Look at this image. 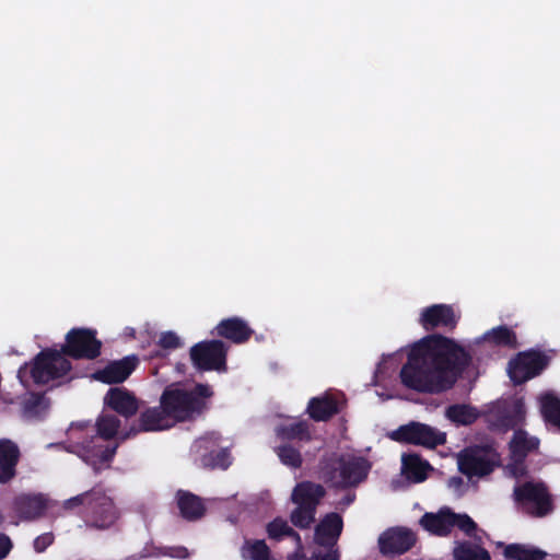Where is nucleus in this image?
<instances>
[{
	"mask_svg": "<svg viewBox=\"0 0 560 560\" xmlns=\"http://www.w3.org/2000/svg\"><path fill=\"white\" fill-rule=\"evenodd\" d=\"M65 358L74 360H95L101 355L102 341L96 338V330L91 328H72L66 335L61 347Z\"/></svg>",
	"mask_w": 560,
	"mask_h": 560,
	"instance_id": "1a4fd4ad",
	"label": "nucleus"
},
{
	"mask_svg": "<svg viewBox=\"0 0 560 560\" xmlns=\"http://www.w3.org/2000/svg\"><path fill=\"white\" fill-rule=\"evenodd\" d=\"M511 417L515 421V428L523 423L525 420V406L524 402L518 399L513 404V407L511 410H509Z\"/></svg>",
	"mask_w": 560,
	"mask_h": 560,
	"instance_id": "de8ad7c7",
	"label": "nucleus"
},
{
	"mask_svg": "<svg viewBox=\"0 0 560 560\" xmlns=\"http://www.w3.org/2000/svg\"><path fill=\"white\" fill-rule=\"evenodd\" d=\"M327 552H313L312 557H293V560H339L340 553L336 547L327 548Z\"/></svg>",
	"mask_w": 560,
	"mask_h": 560,
	"instance_id": "a19ab883",
	"label": "nucleus"
},
{
	"mask_svg": "<svg viewBox=\"0 0 560 560\" xmlns=\"http://www.w3.org/2000/svg\"><path fill=\"white\" fill-rule=\"evenodd\" d=\"M550 362V358L539 350L520 352L509 362V375L514 384H523L538 376Z\"/></svg>",
	"mask_w": 560,
	"mask_h": 560,
	"instance_id": "f8f14e48",
	"label": "nucleus"
},
{
	"mask_svg": "<svg viewBox=\"0 0 560 560\" xmlns=\"http://www.w3.org/2000/svg\"><path fill=\"white\" fill-rule=\"evenodd\" d=\"M48 500L42 493H22L13 501V509L23 521H35L44 516Z\"/></svg>",
	"mask_w": 560,
	"mask_h": 560,
	"instance_id": "412c9836",
	"label": "nucleus"
},
{
	"mask_svg": "<svg viewBox=\"0 0 560 560\" xmlns=\"http://www.w3.org/2000/svg\"><path fill=\"white\" fill-rule=\"evenodd\" d=\"M471 362V353L456 340L431 334L411 347L399 377L417 393L441 394L453 388Z\"/></svg>",
	"mask_w": 560,
	"mask_h": 560,
	"instance_id": "f257e3e1",
	"label": "nucleus"
},
{
	"mask_svg": "<svg viewBox=\"0 0 560 560\" xmlns=\"http://www.w3.org/2000/svg\"><path fill=\"white\" fill-rule=\"evenodd\" d=\"M539 447V440L534 436H528L527 432L518 429L514 431L513 438L510 442L511 456L526 458L530 452Z\"/></svg>",
	"mask_w": 560,
	"mask_h": 560,
	"instance_id": "c85d7f7f",
	"label": "nucleus"
},
{
	"mask_svg": "<svg viewBox=\"0 0 560 560\" xmlns=\"http://www.w3.org/2000/svg\"><path fill=\"white\" fill-rule=\"evenodd\" d=\"M486 535V532L477 525L471 535H466L471 540L456 541L453 548L454 560H491L489 551L482 547V538Z\"/></svg>",
	"mask_w": 560,
	"mask_h": 560,
	"instance_id": "a211bd4d",
	"label": "nucleus"
},
{
	"mask_svg": "<svg viewBox=\"0 0 560 560\" xmlns=\"http://www.w3.org/2000/svg\"><path fill=\"white\" fill-rule=\"evenodd\" d=\"M326 495L325 488L312 481L299 482L291 493V501L304 508L317 511L320 500Z\"/></svg>",
	"mask_w": 560,
	"mask_h": 560,
	"instance_id": "5701e85b",
	"label": "nucleus"
},
{
	"mask_svg": "<svg viewBox=\"0 0 560 560\" xmlns=\"http://www.w3.org/2000/svg\"><path fill=\"white\" fill-rule=\"evenodd\" d=\"M540 404L545 421L560 430V399L553 394H546L541 397Z\"/></svg>",
	"mask_w": 560,
	"mask_h": 560,
	"instance_id": "f704fd0d",
	"label": "nucleus"
},
{
	"mask_svg": "<svg viewBox=\"0 0 560 560\" xmlns=\"http://www.w3.org/2000/svg\"><path fill=\"white\" fill-rule=\"evenodd\" d=\"M211 442V440L207 436L205 438H200L199 440L196 441L195 443V447L198 450V452L200 451H208V444Z\"/></svg>",
	"mask_w": 560,
	"mask_h": 560,
	"instance_id": "3c124183",
	"label": "nucleus"
},
{
	"mask_svg": "<svg viewBox=\"0 0 560 560\" xmlns=\"http://www.w3.org/2000/svg\"><path fill=\"white\" fill-rule=\"evenodd\" d=\"M306 412L316 422H325L339 412L338 401L330 394L312 397L308 400Z\"/></svg>",
	"mask_w": 560,
	"mask_h": 560,
	"instance_id": "393cba45",
	"label": "nucleus"
},
{
	"mask_svg": "<svg viewBox=\"0 0 560 560\" xmlns=\"http://www.w3.org/2000/svg\"><path fill=\"white\" fill-rule=\"evenodd\" d=\"M159 345L163 349H177L180 347L182 342L174 331H165L161 335Z\"/></svg>",
	"mask_w": 560,
	"mask_h": 560,
	"instance_id": "79ce46f5",
	"label": "nucleus"
},
{
	"mask_svg": "<svg viewBox=\"0 0 560 560\" xmlns=\"http://www.w3.org/2000/svg\"><path fill=\"white\" fill-rule=\"evenodd\" d=\"M212 396L213 390L208 384L199 383L191 390L168 386L163 390L160 402L176 424L203 413Z\"/></svg>",
	"mask_w": 560,
	"mask_h": 560,
	"instance_id": "7ed1b4c3",
	"label": "nucleus"
},
{
	"mask_svg": "<svg viewBox=\"0 0 560 560\" xmlns=\"http://www.w3.org/2000/svg\"><path fill=\"white\" fill-rule=\"evenodd\" d=\"M212 334L228 339L235 345H242L252 338L254 330L243 318L232 316L220 320Z\"/></svg>",
	"mask_w": 560,
	"mask_h": 560,
	"instance_id": "aec40b11",
	"label": "nucleus"
},
{
	"mask_svg": "<svg viewBox=\"0 0 560 560\" xmlns=\"http://www.w3.org/2000/svg\"><path fill=\"white\" fill-rule=\"evenodd\" d=\"M503 549L505 560H546L547 552L528 545L497 542Z\"/></svg>",
	"mask_w": 560,
	"mask_h": 560,
	"instance_id": "bb28decb",
	"label": "nucleus"
},
{
	"mask_svg": "<svg viewBox=\"0 0 560 560\" xmlns=\"http://www.w3.org/2000/svg\"><path fill=\"white\" fill-rule=\"evenodd\" d=\"M370 469V462L361 456H345L334 453L324 456L319 462L323 480L340 489L357 487L366 479Z\"/></svg>",
	"mask_w": 560,
	"mask_h": 560,
	"instance_id": "20e7f679",
	"label": "nucleus"
},
{
	"mask_svg": "<svg viewBox=\"0 0 560 560\" xmlns=\"http://www.w3.org/2000/svg\"><path fill=\"white\" fill-rule=\"evenodd\" d=\"M513 498L532 517H545L553 511L552 497L542 482L526 481L516 486Z\"/></svg>",
	"mask_w": 560,
	"mask_h": 560,
	"instance_id": "6e6552de",
	"label": "nucleus"
},
{
	"mask_svg": "<svg viewBox=\"0 0 560 560\" xmlns=\"http://www.w3.org/2000/svg\"><path fill=\"white\" fill-rule=\"evenodd\" d=\"M512 457V462L508 465V469L510 470L512 477L520 478L526 475L527 469L525 466V458Z\"/></svg>",
	"mask_w": 560,
	"mask_h": 560,
	"instance_id": "a18cd8bd",
	"label": "nucleus"
},
{
	"mask_svg": "<svg viewBox=\"0 0 560 560\" xmlns=\"http://www.w3.org/2000/svg\"><path fill=\"white\" fill-rule=\"evenodd\" d=\"M413 530L402 526L390 527L378 537L380 552L388 558H394L408 552L417 542Z\"/></svg>",
	"mask_w": 560,
	"mask_h": 560,
	"instance_id": "ddd939ff",
	"label": "nucleus"
},
{
	"mask_svg": "<svg viewBox=\"0 0 560 560\" xmlns=\"http://www.w3.org/2000/svg\"><path fill=\"white\" fill-rule=\"evenodd\" d=\"M458 319L459 317L456 316L452 305L433 304L421 311L419 324L425 331H432L436 328L453 331L458 324Z\"/></svg>",
	"mask_w": 560,
	"mask_h": 560,
	"instance_id": "4468645a",
	"label": "nucleus"
},
{
	"mask_svg": "<svg viewBox=\"0 0 560 560\" xmlns=\"http://www.w3.org/2000/svg\"><path fill=\"white\" fill-rule=\"evenodd\" d=\"M420 525L432 535L447 537L453 527H457L465 535H471L477 528V523L466 513H455L444 506L438 513L427 512L420 518Z\"/></svg>",
	"mask_w": 560,
	"mask_h": 560,
	"instance_id": "423d86ee",
	"label": "nucleus"
},
{
	"mask_svg": "<svg viewBox=\"0 0 560 560\" xmlns=\"http://www.w3.org/2000/svg\"><path fill=\"white\" fill-rule=\"evenodd\" d=\"M176 503L180 516L186 521H197L206 513L202 499L190 491L178 490L176 492Z\"/></svg>",
	"mask_w": 560,
	"mask_h": 560,
	"instance_id": "a878e982",
	"label": "nucleus"
},
{
	"mask_svg": "<svg viewBox=\"0 0 560 560\" xmlns=\"http://www.w3.org/2000/svg\"><path fill=\"white\" fill-rule=\"evenodd\" d=\"M232 463L231 453L226 448L210 451L202 454L199 465L207 469H228Z\"/></svg>",
	"mask_w": 560,
	"mask_h": 560,
	"instance_id": "2f4dec72",
	"label": "nucleus"
},
{
	"mask_svg": "<svg viewBox=\"0 0 560 560\" xmlns=\"http://www.w3.org/2000/svg\"><path fill=\"white\" fill-rule=\"evenodd\" d=\"M21 456L20 447L14 441L0 439V485H8L16 478Z\"/></svg>",
	"mask_w": 560,
	"mask_h": 560,
	"instance_id": "6ab92c4d",
	"label": "nucleus"
},
{
	"mask_svg": "<svg viewBox=\"0 0 560 560\" xmlns=\"http://www.w3.org/2000/svg\"><path fill=\"white\" fill-rule=\"evenodd\" d=\"M62 509L78 515L88 528L96 530L112 528L120 517L113 498L101 487H93L65 500Z\"/></svg>",
	"mask_w": 560,
	"mask_h": 560,
	"instance_id": "f03ea898",
	"label": "nucleus"
},
{
	"mask_svg": "<svg viewBox=\"0 0 560 560\" xmlns=\"http://www.w3.org/2000/svg\"><path fill=\"white\" fill-rule=\"evenodd\" d=\"M501 457L492 444L466 447L458 457V468L468 477H483L500 466Z\"/></svg>",
	"mask_w": 560,
	"mask_h": 560,
	"instance_id": "0eeeda50",
	"label": "nucleus"
},
{
	"mask_svg": "<svg viewBox=\"0 0 560 560\" xmlns=\"http://www.w3.org/2000/svg\"><path fill=\"white\" fill-rule=\"evenodd\" d=\"M12 549V541L5 534H0V560L4 559Z\"/></svg>",
	"mask_w": 560,
	"mask_h": 560,
	"instance_id": "09e8293b",
	"label": "nucleus"
},
{
	"mask_svg": "<svg viewBox=\"0 0 560 560\" xmlns=\"http://www.w3.org/2000/svg\"><path fill=\"white\" fill-rule=\"evenodd\" d=\"M243 557L250 560H272L271 551L264 539L245 540Z\"/></svg>",
	"mask_w": 560,
	"mask_h": 560,
	"instance_id": "e433bc0d",
	"label": "nucleus"
},
{
	"mask_svg": "<svg viewBox=\"0 0 560 560\" xmlns=\"http://www.w3.org/2000/svg\"><path fill=\"white\" fill-rule=\"evenodd\" d=\"M278 435L282 440L288 441L299 440L308 442L312 440L310 424L304 420L280 427Z\"/></svg>",
	"mask_w": 560,
	"mask_h": 560,
	"instance_id": "72a5a7b5",
	"label": "nucleus"
},
{
	"mask_svg": "<svg viewBox=\"0 0 560 560\" xmlns=\"http://www.w3.org/2000/svg\"><path fill=\"white\" fill-rule=\"evenodd\" d=\"M389 438L399 443L435 448L446 442V434L429 424L411 421L390 432Z\"/></svg>",
	"mask_w": 560,
	"mask_h": 560,
	"instance_id": "9b49d317",
	"label": "nucleus"
},
{
	"mask_svg": "<svg viewBox=\"0 0 560 560\" xmlns=\"http://www.w3.org/2000/svg\"><path fill=\"white\" fill-rule=\"evenodd\" d=\"M316 511L296 505L290 513V522L300 529H308L315 522Z\"/></svg>",
	"mask_w": 560,
	"mask_h": 560,
	"instance_id": "4c0bfd02",
	"label": "nucleus"
},
{
	"mask_svg": "<svg viewBox=\"0 0 560 560\" xmlns=\"http://www.w3.org/2000/svg\"><path fill=\"white\" fill-rule=\"evenodd\" d=\"M499 425L505 431L515 429V421L513 420L509 411L502 413L499 417Z\"/></svg>",
	"mask_w": 560,
	"mask_h": 560,
	"instance_id": "8fccbe9b",
	"label": "nucleus"
},
{
	"mask_svg": "<svg viewBox=\"0 0 560 560\" xmlns=\"http://www.w3.org/2000/svg\"><path fill=\"white\" fill-rule=\"evenodd\" d=\"M229 347L220 339L200 341L190 348L192 365L198 371H226Z\"/></svg>",
	"mask_w": 560,
	"mask_h": 560,
	"instance_id": "9d476101",
	"label": "nucleus"
},
{
	"mask_svg": "<svg viewBox=\"0 0 560 560\" xmlns=\"http://www.w3.org/2000/svg\"><path fill=\"white\" fill-rule=\"evenodd\" d=\"M139 364L137 355H127L121 360L109 362L104 369L95 372V380L104 384H119L125 382Z\"/></svg>",
	"mask_w": 560,
	"mask_h": 560,
	"instance_id": "f3484780",
	"label": "nucleus"
},
{
	"mask_svg": "<svg viewBox=\"0 0 560 560\" xmlns=\"http://www.w3.org/2000/svg\"><path fill=\"white\" fill-rule=\"evenodd\" d=\"M71 369V362L65 358L61 350L46 348L38 352L31 363H25L19 369L18 377L22 383L32 378L36 385H46L50 381L66 376Z\"/></svg>",
	"mask_w": 560,
	"mask_h": 560,
	"instance_id": "39448f33",
	"label": "nucleus"
},
{
	"mask_svg": "<svg viewBox=\"0 0 560 560\" xmlns=\"http://www.w3.org/2000/svg\"><path fill=\"white\" fill-rule=\"evenodd\" d=\"M2 522H3V516H2V514L0 513V525L2 524Z\"/></svg>",
	"mask_w": 560,
	"mask_h": 560,
	"instance_id": "603ef678",
	"label": "nucleus"
},
{
	"mask_svg": "<svg viewBox=\"0 0 560 560\" xmlns=\"http://www.w3.org/2000/svg\"><path fill=\"white\" fill-rule=\"evenodd\" d=\"M445 416L457 425H470L477 421L480 413L476 407L466 404H455L446 408Z\"/></svg>",
	"mask_w": 560,
	"mask_h": 560,
	"instance_id": "7c9ffc66",
	"label": "nucleus"
},
{
	"mask_svg": "<svg viewBox=\"0 0 560 560\" xmlns=\"http://www.w3.org/2000/svg\"><path fill=\"white\" fill-rule=\"evenodd\" d=\"M402 472L413 482H422L427 479V472L431 468L427 460L418 454H404L401 457Z\"/></svg>",
	"mask_w": 560,
	"mask_h": 560,
	"instance_id": "cd10ccee",
	"label": "nucleus"
},
{
	"mask_svg": "<svg viewBox=\"0 0 560 560\" xmlns=\"http://www.w3.org/2000/svg\"><path fill=\"white\" fill-rule=\"evenodd\" d=\"M55 540L52 533H44L34 539L33 547L36 552H44Z\"/></svg>",
	"mask_w": 560,
	"mask_h": 560,
	"instance_id": "49530a36",
	"label": "nucleus"
},
{
	"mask_svg": "<svg viewBox=\"0 0 560 560\" xmlns=\"http://www.w3.org/2000/svg\"><path fill=\"white\" fill-rule=\"evenodd\" d=\"M104 404L125 418L135 416L140 408L137 397L125 387L109 388L104 397Z\"/></svg>",
	"mask_w": 560,
	"mask_h": 560,
	"instance_id": "4be33fe9",
	"label": "nucleus"
},
{
	"mask_svg": "<svg viewBox=\"0 0 560 560\" xmlns=\"http://www.w3.org/2000/svg\"><path fill=\"white\" fill-rule=\"evenodd\" d=\"M287 537L291 538L295 542V550L292 553L288 555L287 560H293L294 556L306 557V555L304 552V546L302 542L301 535L296 530H294L292 527H290V529L287 534Z\"/></svg>",
	"mask_w": 560,
	"mask_h": 560,
	"instance_id": "37998d69",
	"label": "nucleus"
},
{
	"mask_svg": "<svg viewBox=\"0 0 560 560\" xmlns=\"http://www.w3.org/2000/svg\"><path fill=\"white\" fill-rule=\"evenodd\" d=\"M277 455L280 462L288 467L296 469L302 466L303 459L300 451L290 444L277 447Z\"/></svg>",
	"mask_w": 560,
	"mask_h": 560,
	"instance_id": "58836bf2",
	"label": "nucleus"
},
{
	"mask_svg": "<svg viewBox=\"0 0 560 560\" xmlns=\"http://www.w3.org/2000/svg\"><path fill=\"white\" fill-rule=\"evenodd\" d=\"M95 425L97 436L103 439V441H109L116 436L120 427V420L114 415H101Z\"/></svg>",
	"mask_w": 560,
	"mask_h": 560,
	"instance_id": "c9c22d12",
	"label": "nucleus"
},
{
	"mask_svg": "<svg viewBox=\"0 0 560 560\" xmlns=\"http://www.w3.org/2000/svg\"><path fill=\"white\" fill-rule=\"evenodd\" d=\"M342 529L343 520L341 515L336 512L327 513L315 526L314 541L324 548L336 547Z\"/></svg>",
	"mask_w": 560,
	"mask_h": 560,
	"instance_id": "dca6fc26",
	"label": "nucleus"
},
{
	"mask_svg": "<svg viewBox=\"0 0 560 560\" xmlns=\"http://www.w3.org/2000/svg\"><path fill=\"white\" fill-rule=\"evenodd\" d=\"M290 527L284 518L278 516L267 524L266 533L269 539L280 541L287 537Z\"/></svg>",
	"mask_w": 560,
	"mask_h": 560,
	"instance_id": "ea45409f",
	"label": "nucleus"
},
{
	"mask_svg": "<svg viewBox=\"0 0 560 560\" xmlns=\"http://www.w3.org/2000/svg\"><path fill=\"white\" fill-rule=\"evenodd\" d=\"M162 555L175 559H187L190 552L185 546H168L162 548Z\"/></svg>",
	"mask_w": 560,
	"mask_h": 560,
	"instance_id": "c03bdc74",
	"label": "nucleus"
},
{
	"mask_svg": "<svg viewBox=\"0 0 560 560\" xmlns=\"http://www.w3.org/2000/svg\"><path fill=\"white\" fill-rule=\"evenodd\" d=\"M104 442L96 435L83 441L80 446V457L91 465L95 472H98L103 465L113 460L118 447V444L110 445Z\"/></svg>",
	"mask_w": 560,
	"mask_h": 560,
	"instance_id": "2eb2a0df",
	"label": "nucleus"
},
{
	"mask_svg": "<svg viewBox=\"0 0 560 560\" xmlns=\"http://www.w3.org/2000/svg\"><path fill=\"white\" fill-rule=\"evenodd\" d=\"M138 421L139 429L136 430L132 428L133 434L140 431L149 432L166 430L175 425L172 418L165 413V407L162 406L161 402L158 407H151L142 411Z\"/></svg>",
	"mask_w": 560,
	"mask_h": 560,
	"instance_id": "b1692460",
	"label": "nucleus"
},
{
	"mask_svg": "<svg viewBox=\"0 0 560 560\" xmlns=\"http://www.w3.org/2000/svg\"><path fill=\"white\" fill-rule=\"evenodd\" d=\"M49 408V399L43 393H32L23 402V413L27 418L40 419Z\"/></svg>",
	"mask_w": 560,
	"mask_h": 560,
	"instance_id": "473e14b6",
	"label": "nucleus"
},
{
	"mask_svg": "<svg viewBox=\"0 0 560 560\" xmlns=\"http://www.w3.org/2000/svg\"><path fill=\"white\" fill-rule=\"evenodd\" d=\"M482 339L497 347H505L509 349H516L518 347L515 331L506 325H500L486 331Z\"/></svg>",
	"mask_w": 560,
	"mask_h": 560,
	"instance_id": "c756f323",
	"label": "nucleus"
}]
</instances>
